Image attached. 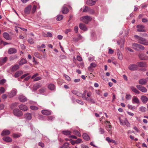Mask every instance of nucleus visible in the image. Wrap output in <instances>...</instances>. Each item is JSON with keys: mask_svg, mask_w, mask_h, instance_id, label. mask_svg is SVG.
I'll return each instance as SVG.
<instances>
[{"mask_svg": "<svg viewBox=\"0 0 148 148\" xmlns=\"http://www.w3.org/2000/svg\"><path fill=\"white\" fill-rule=\"evenodd\" d=\"M63 18V16L62 15H60L57 16L56 19L58 21H60L62 20Z\"/></svg>", "mask_w": 148, "mask_h": 148, "instance_id": "37998d69", "label": "nucleus"}, {"mask_svg": "<svg viewBox=\"0 0 148 148\" xmlns=\"http://www.w3.org/2000/svg\"><path fill=\"white\" fill-rule=\"evenodd\" d=\"M3 37L5 39L8 40H11V38L10 37L9 34L7 32L3 33Z\"/></svg>", "mask_w": 148, "mask_h": 148, "instance_id": "a211bd4d", "label": "nucleus"}, {"mask_svg": "<svg viewBox=\"0 0 148 148\" xmlns=\"http://www.w3.org/2000/svg\"><path fill=\"white\" fill-rule=\"evenodd\" d=\"M30 108L32 110H36L38 109V108L37 107L34 106H31Z\"/></svg>", "mask_w": 148, "mask_h": 148, "instance_id": "8fccbe9b", "label": "nucleus"}, {"mask_svg": "<svg viewBox=\"0 0 148 148\" xmlns=\"http://www.w3.org/2000/svg\"><path fill=\"white\" fill-rule=\"evenodd\" d=\"M99 131L100 134H103L105 132V131L101 127H100L99 129Z\"/></svg>", "mask_w": 148, "mask_h": 148, "instance_id": "de8ad7c7", "label": "nucleus"}, {"mask_svg": "<svg viewBox=\"0 0 148 148\" xmlns=\"http://www.w3.org/2000/svg\"><path fill=\"white\" fill-rule=\"evenodd\" d=\"M17 58V57L16 55L11 56L10 58V61H12Z\"/></svg>", "mask_w": 148, "mask_h": 148, "instance_id": "a18cd8bd", "label": "nucleus"}, {"mask_svg": "<svg viewBox=\"0 0 148 148\" xmlns=\"http://www.w3.org/2000/svg\"><path fill=\"white\" fill-rule=\"evenodd\" d=\"M60 58L62 59H65L66 58V56L64 55H61L60 56Z\"/></svg>", "mask_w": 148, "mask_h": 148, "instance_id": "338daca9", "label": "nucleus"}, {"mask_svg": "<svg viewBox=\"0 0 148 148\" xmlns=\"http://www.w3.org/2000/svg\"><path fill=\"white\" fill-rule=\"evenodd\" d=\"M73 133L74 134H75L77 136L79 137H80L81 136V134L77 130H74L73 131Z\"/></svg>", "mask_w": 148, "mask_h": 148, "instance_id": "58836bf2", "label": "nucleus"}, {"mask_svg": "<svg viewBox=\"0 0 148 148\" xmlns=\"http://www.w3.org/2000/svg\"><path fill=\"white\" fill-rule=\"evenodd\" d=\"M18 99L20 101L22 102H25L27 100V98L23 95H20Z\"/></svg>", "mask_w": 148, "mask_h": 148, "instance_id": "423d86ee", "label": "nucleus"}, {"mask_svg": "<svg viewBox=\"0 0 148 148\" xmlns=\"http://www.w3.org/2000/svg\"><path fill=\"white\" fill-rule=\"evenodd\" d=\"M132 103L134 104H138L140 103V101L137 97L136 96H134L132 98Z\"/></svg>", "mask_w": 148, "mask_h": 148, "instance_id": "ddd939ff", "label": "nucleus"}, {"mask_svg": "<svg viewBox=\"0 0 148 148\" xmlns=\"http://www.w3.org/2000/svg\"><path fill=\"white\" fill-rule=\"evenodd\" d=\"M42 114L45 115H48L51 114L52 111L50 110H43L41 111Z\"/></svg>", "mask_w": 148, "mask_h": 148, "instance_id": "9d476101", "label": "nucleus"}, {"mask_svg": "<svg viewBox=\"0 0 148 148\" xmlns=\"http://www.w3.org/2000/svg\"><path fill=\"white\" fill-rule=\"evenodd\" d=\"M55 117L53 116H49L47 117V120L49 121H52L54 119Z\"/></svg>", "mask_w": 148, "mask_h": 148, "instance_id": "864d4df0", "label": "nucleus"}, {"mask_svg": "<svg viewBox=\"0 0 148 148\" xmlns=\"http://www.w3.org/2000/svg\"><path fill=\"white\" fill-rule=\"evenodd\" d=\"M138 49V48L142 50H143L145 49V47L139 44Z\"/></svg>", "mask_w": 148, "mask_h": 148, "instance_id": "052dcab7", "label": "nucleus"}, {"mask_svg": "<svg viewBox=\"0 0 148 148\" xmlns=\"http://www.w3.org/2000/svg\"><path fill=\"white\" fill-rule=\"evenodd\" d=\"M109 51L108 53L110 54H112L113 53L114 51L111 48H108Z\"/></svg>", "mask_w": 148, "mask_h": 148, "instance_id": "0e129e2a", "label": "nucleus"}, {"mask_svg": "<svg viewBox=\"0 0 148 148\" xmlns=\"http://www.w3.org/2000/svg\"><path fill=\"white\" fill-rule=\"evenodd\" d=\"M13 113L15 116L17 117L21 116L23 115L22 111H20L17 108L14 109L13 110Z\"/></svg>", "mask_w": 148, "mask_h": 148, "instance_id": "f03ea898", "label": "nucleus"}, {"mask_svg": "<svg viewBox=\"0 0 148 148\" xmlns=\"http://www.w3.org/2000/svg\"><path fill=\"white\" fill-rule=\"evenodd\" d=\"M34 81H37L40 80L41 78L40 77H37L34 78Z\"/></svg>", "mask_w": 148, "mask_h": 148, "instance_id": "13d9d810", "label": "nucleus"}, {"mask_svg": "<svg viewBox=\"0 0 148 148\" xmlns=\"http://www.w3.org/2000/svg\"><path fill=\"white\" fill-rule=\"evenodd\" d=\"M16 90L15 89L12 90L9 93V95L10 97H12L15 95L16 94Z\"/></svg>", "mask_w": 148, "mask_h": 148, "instance_id": "4be33fe9", "label": "nucleus"}, {"mask_svg": "<svg viewBox=\"0 0 148 148\" xmlns=\"http://www.w3.org/2000/svg\"><path fill=\"white\" fill-rule=\"evenodd\" d=\"M36 8V6L35 5H34L32 10V13H34L35 12Z\"/></svg>", "mask_w": 148, "mask_h": 148, "instance_id": "680f3d73", "label": "nucleus"}, {"mask_svg": "<svg viewBox=\"0 0 148 148\" xmlns=\"http://www.w3.org/2000/svg\"><path fill=\"white\" fill-rule=\"evenodd\" d=\"M141 99L143 103H145L148 100V98L146 96L143 95L141 97Z\"/></svg>", "mask_w": 148, "mask_h": 148, "instance_id": "b1692460", "label": "nucleus"}, {"mask_svg": "<svg viewBox=\"0 0 148 148\" xmlns=\"http://www.w3.org/2000/svg\"><path fill=\"white\" fill-rule=\"evenodd\" d=\"M85 99L88 101L90 102L93 103H95V100L93 99H89L86 98Z\"/></svg>", "mask_w": 148, "mask_h": 148, "instance_id": "ea45409f", "label": "nucleus"}, {"mask_svg": "<svg viewBox=\"0 0 148 148\" xmlns=\"http://www.w3.org/2000/svg\"><path fill=\"white\" fill-rule=\"evenodd\" d=\"M83 138L86 140H88L90 139V137L86 133H84L82 135Z\"/></svg>", "mask_w": 148, "mask_h": 148, "instance_id": "7c9ffc66", "label": "nucleus"}, {"mask_svg": "<svg viewBox=\"0 0 148 148\" xmlns=\"http://www.w3.org/2000/svg\"><path fill=\"white\" fill-rule=\"evenodd\" d=\"M32 6L31 5H29L25 8L24 10V13L26 14H29L30 12Z\"/></svg>", "mask_w": 148, "mask_h": 148, "instance_id": "6e6552de", "label": "nucleus"}, {"mask_svg": "<svg viewBox=\"0 0 148 148\" xmlns=\"http://www.w3.org/2000/svg\"><path fill=\"white\" fill-rule=\"evenodd\" d=\"M71 132L68 130H66L62 131L63 134L66 135H68L71 134Z\"/></svg>", "mask_w": 148, "mask_h": 148, "instance_id": "e433bc0d", "label": "nucleus"}, {"mask_svg": "<svg viewBox=\"0 0 148 148\" xmlns=\"http://www.w3.org/2000/svg\"><path fill=\"white\" fill-rule=\"evenodd\" d=\"M23 73V72L22 71H19L16 72L14 76L15 78H17L22 75Z\"/></svg>", "mask_w": 148, "mask_h": 148, "instance_id": "6ab92c4d", "label": "nucleus"}, {"mask_svg": "<svg viewBox=\"0 0 148 148\" xmlns=\"http://www.w3.org/2000/svg\"><path fill=\"white\" fill-rule=\"evenodd\" d=\"M139 110L140 111H141L143 112H145L147 110L146 108L143 106H141L139 108Z\"/></svg>", "mask_w": 148, "mask_h": 148, "instance_id": "4c0bfd02", "label": "nucleus"}, {"mask_svg": "<svg viewBox=\"0 0 148 148\" xmlns=\"http://www.w3.org/2000/svg\"><path fill=\"white\" fill-rule=\"evenodd\" d=\"M81 21L86 23H88L92 19L89 16H86L81 17L80 18Z\"/></svg>", "mask_w": 148, "mask_h": 148, "instance_id": "7ed1b4c3", "label": "nucleus"}, {"mask_svg": "<svg viewBox=\"0 0 148 148\" xmlns=\"http://www.w3.org/2000/svg\"><path fill=\"white\" fill-rule=\"evenodd\" d=\"M138 66L140 67H143L146 66V64L145 62H140L137 63V65Z\"/></svg>", "mask_w": 148, "mask_h": 148, "instance_id": "a878e982", "label": "nucleus"}, {"mask_svg": "<svg viewBox=\"0 0 148 148\" xmlns=\"http://www.w3.org/2000/svg\"><path fill=\"white\" fill-rule=\"evenodd\" d=\"M132 97V96L130 94H127L126 95L125 98L128 100H130L131 99Z\"/></svg>", "mask_w": 148, "mask_h": 148, "instance_id": "6e6d98bb", "label": "nucleus"}, {"mask_svg": "<svg viewBox=\"0 0 148 148\" xmlns=\"http://www.w3.org/2000/svg\"><path fill=\"white\" fill-rule=\"evenodd\" d=\"M10 132L8 130H4L2 131L1 135L2 136H5L9 135L10 134Z\"/></svg>", "mask_w": 148, "mask_h": 148, "instance_id": "bb28decb", "label": "nucleus"}, {"mask_svg": "<svg viewBox=\"0 0 148 148\" xmlns=\"http://www.w3.org/2000/svg\"><path fill=\"white\" fill-rule=\"evenodd\" d=\"M64 76L66 79L68 81H69L71 80V78L69 76L64 74Z\"/></svg>", "mask_w": 148, "mask_h": 148, "instance_id": "4d7b16f0", "label": "nucleus"}, {"mask_svg": "<svg viewBox=\"0 0 148 148\" xmlns=\"http://www.w3.org/2000/svg\"><path fill=\"white\" fill-rule=\"evenodd\" d=\"M106 122L107 123H106V129L107 131L110 132L112 130V127L111 125H110V121H106Z\"/></svg>", "mask_w": 148, "mask_h": 148, "instance_id": "f8f14e48", "label": "nucleus"}, {"mask_svg": "<svg viewBox=\"0 0 148 148\" xmlns=\"http://www.w3.org/2000/svg\"><path fill=\"white\" fill-rule=\"evenodd\" d=\"M7 60V57H6L0 58V66L3 65L6 62Z\"/></svg>", "mask_w": 148, "mask_h": 148, "instance_id": "2eb2a0df", "label": "nucleus"}, {"mask_svg": "<svg viewBox=\"0 0 148 148\" xmlns=\"http://www.w3.org/2000/svg\"><path fill=\"white\" fill-rule=\"evenodd\" d=\"M28 41L30 44H33L34 43L33 39L31 38H29L28 40Z\"/></svg>", "mask_w": 148, "mask_h": 148, "instance_id": "3c124183", "label": "nucleus"}, {"mask_svg": "<svg viewBox=\"0 0 148 148\" xmlns=\"http://www.w3.org/2000/svg\"><path fill=\"white\" fill-rule=\"evenodd\" d=\"M3 139L4 141L8 142H11L12 141V139L9 137H4L3 138Z\"/></svg>", "mask_w": 148, "mask_h": 148, "instance_id": "c756f323", "label": "nucleus"}, {"mask_svg": "<svg viewBox=\"0 0 148 148\" xmlns=\"http://www.w3.org/2000/svg\"><path fill=\"white\" fill-rule=\"evenodd\" d=\"M144 55L143 54H139V57L140 59L142 60H145L146 58H144Z\"/></svg>", "mask_w": 148, "mask_h": 148, "instance_id": "79ce46f5", "label": "nucleus"}, {"mask_svg": "<svg viewBox=\"0 0 148 148\" xmlns=\"http://www.w3.org/2000/svg\"><path fill=\"white\" fill-rule=\"evenodd\" d=\"M130 88L132 91L133 92L137 94H139L140 93L139 91L138 90H137L136 88L134 87V86H131Z\"/></svg>", "mask_w": 148, "mask_h": 148, "instance_id": "f704fd0d", "label": "nucleus"}, {"mask_svg": "<svg viewBox=\"0 0 148 148\" xmlns=\"http://www.w3.org/2000/svg\"><path fill=\"white\" fill-rule=\"evenodd\" d=\"M60 148H71L69 146V144L68 143H65L63 145L60 147Z\"/></svg>", "mask_w": 148, "mask_h": 148, "instance_id": "c9c22d12", "label": "nucleus"}, {"mask_svg": "<svg viewBox=\"0 0 148 148\" xmlns=\"http://www.w3.org/2000/svg\"><path fill=\"white\" fill-rule=\"evenodd\" d=\"M129 69L132 71H134L137 70L138 69L137 65L135 64H130L128 66Z\"/></svg>", "mask_w": 148, "mask_h": 148, "instance_id": "0eeeda50", "label": "nucleus"}, {"mask_svg": "<svg viewBox=\"0 0 148 148\" xmlns=\"http://www.w3.org/2000/svg\"><path fill=\"white\" fill-rule=\"evenodd\" d=\"M25 119L27 120H30L32 118L31 114L29 112H27L25 114Z\"/></svg>", "mask_w": 148, "mask_h": 148, "instance_id": "f3484780", "label": "nucleus"}, {"mask_svg": "<svg viewBox=\"0 0 148 148\" xmlns=\"http://www.w3.org/2000/svg\"><path fill=\"white\" fill-rule=\"evenodd\" d=\"M40 87V84L39 83H37L34 85L33 88L34 90H36Z\"/></svg>", "mask_w": 148, "mask_h": 148, "instance_id": "2f4dec72", "label": "nucleus"}, {"mask_svg": "<svg viewBox=\"0 0 148 148\" xmlns=\"http://www.w3.org/2000/svg\"><path fill=\"white\" fill-rule=\"evenodd\" d=\"M125 125L127 127H130V123L127 120H125Z\"/></svg>", "mask_w": 148, "mask_h": 148, "instance_id": "5fc2aeb1", "label": "nucleus"}, {"mask_svg": "<svg viewBox=\"0 0 148 148\" xmlns=\"http://www.w3.org/2000/svg\"><path fill=\"white\" fill-rule=\"evenodd\" d=\"M128 108L131 110H134L136 109V107L135 106H132L131 105H128L127 106Z\"/></svg>", "mask_w": 148, "mask_h": 148, "instance_id": "09e8293b", "label": "nucleus"}, {"mask_svg": "<svg viewBox=\"0 0 148 148\" xmlns=\"http://www.w3.org/2000/svg\"><path fill=\"white\" fill-rule=\"evenodd\" d=\"M62 12L64 14H66L67 13L69 12V10L68 8L66 7V5H64L62 9Z\"/></svg>", "mask_w": 148, "mask_h": 148, "instance_id": "393cba45", "label": "nucleus"}, {"mask_svg": "<svg viewBox=\"0 0 148 148\" xmlns=\"http://www.w3.org/2000/svg\"><path fill=\"white\" fill-rule=\"evenodd\" d=\"M26 60L24 58H22L18 62L19 65H22L27 63Z\"/></svg>", "mask_w": 148, "mask_h": 148, "instance_id": "cd10ccee", "label": "nucleus"}, {"mask_svg": "<svg viewBox=\"0 0 148 148\" xmlns=\"http://www.w3.org/2000/svg\"><path fill=\"white\" fill-rule=\"evenodd\" d=\"M79 27L82 30L86 31L87 30V28L84 24L82 23H80L79 24Z\"/></svg>", "mask_w": 148, "mask_h": 148, "instance_id": "412c9836", "label": "nucleus"}, {"mask_svg": "<svg viewBox=\"0 0 148 148\" xmlns=\"http://www.w3.org/2000/svg\"><path fill=\"white\" fill-rule=\"evenodd\" d=\"M77 60L79 61H82V59L81 57L79 56H78L77 57Z\"/></svg>", "mask_w": 148, "mask_h": 148, "instance_id": "69168bd1", "label": "nucleus"}, {"mask_svg": "<svg viewBox=\"0 0 148 148\" xmlns=\"http://www.w3.org/2000/svg\"><path fill=\"white\" fill-rule=\"evenodd\" d=\"M11 70L12 71H14L19 68V65L18 64H15L11 66Z\"/></svg>", "mask_w": 148, "mask_h": 148, "instance_id": "5701e85b", "label": "nucleus"}, {"mask_svg": "<svg viewBox=\"0 0 148 148\" xmlns=\"http://www.w3.org/2000/svg\"><path fill=\"white\" fill-rule=\"evenodd\" d=\"M45 90L46 88H43L40 89L39 90V92L40 94H43L44 92L45 91Z\"/></svg>", "mask_w": 148, "mask_h": 148, "instance_id": "c03bdc74", "label": "nucleus"}, {"mask_svg": "<svg viewBox=\"0 0 148 148\" xmlns=\"http://www.w3.org/2000/svg\"><path fill=\"white\" fill-rule=\"evenodd\" d=\"M134 37L136 38L138 43L145 45H148V41L145 38L137 35H134Z\"/></svg>", "mask_w": 148, "mask_h": 148, "instance_id": "f257e3e1", "label": "nucleus"}, {"mask_svg": "<svg viewBox=\"0 0 148 148\" xmlns=\"http://www.w3.org/2000/svg\"><path fill=\"white\" fill-rule=\"evenodd\" d=\"M48 88L51 90H54L55 89V86L53 84H50L48 86Z\"/></svg>", "mask_w": 148, "mask_h": 148, "instance_id": "72a5a7b5", "label": "nucleus"}, {"mask_svg": "<svg viewBox=\"0 0 148 148\" xmlns=\"http://www.w3.org/2000/svg\"><path fill=\"white\" fill-rule=\"evenodd\" d=\"M88 12H89V13L91 14H93L95 12V11L93 9L90 8L89 9Z\"/></svg>", "mask_w": 148, "mask_h": 148, "instance_id": "774afa93", "label": "nucleus"}, {"mask_svg": "<svg viewBox=\"0 0 148 148\" xmlns=\"http://www.w3.org/2000/svg\"><path fill=\"white\" fill-rule=\"evenodd\" d=\"M34 55L35 57L39 59H42V55L40 54L39 53L37 52L34 53Z\"/></svg>", "mask_w": 148, "mask_h": 148, "instance_id": "c85d7f7f", "label": "nucleus"}, {"mask_svg": "<svg viewBox=\"0 0 148 148\" xmlns=\"http://www.w3.org/2000/svg\"><path fill=\"white\" fill-rule=\"evenodd\" d=\"M19 109L23 111H27L28 109V107L25 105L21 104L18 106Z\"/></svg>", "mask_w": 148, "mask_h": 148, "instance_id": "20e7f679", "label": "nucleus"}, {"mask_svg": "<svg viewBox=\"0 0 148 148\" xmlns=\"http://www.w3.org/2000/svg\"><path fill=\"white\" fill-rule=\"evenodd\" d=\"M5 92V89L3 87L0 88V94L3 93Z\"/></svg>", "mask_w": 148, "mask_h": 148, "instance_id": "e2e57ef3", "label": "nucleus"}, {"mask_svg": "<svg viewBox=\"0 0 148 148\" xmlns=\"http://www.w3.org/2000/svg\"><path fill=\"white\" fill-rule=\"evenodd\" d=\"M16 49L13 48H11L9 49L8 51V54H10L16 53Z\"/></svg>", "mask_w": 148, "mask_h": 148, "instance_id": "dca6fc26", "label": "nucleus"}, {"mask_svg": "<svg viewBox=\"0 0 148 148\" xmlns=\"http://www.w3.org/2000/svg\"><path fill=\"white\" fill-rule=\"evenodd\" d=\"M137 31L139 32H145V31L144 29V26L143 25H140L137 26Z\"/></svg>", "mask_w": 148, "mask_h": 148, "instance_id": "1a4fd4ad", "label": "nucleus"}, {"mask_svg": "<svg viewBox=\"0 0 148 148\" xmlns=\"http://www.w3.org/2000/svg\"><path fill=\"white\" fill-rule=\"evenodd\" d=\"M120 124L121 125H125V120H121L120 118H119Z\"/></svg>", "mask_w": 148, "mask_h": 148, "instance_id": "49530a36", "label": "nucleus"}, {"mask_svg": "<svg viewBox=\"0 0 148 148\" xmlns=\"http://www.w3.org/2000/svg\"><path fill=\"white\" fill-rule=\"evenodd\" d=\"M97 39V36L95 32L92 31L91 32V40L92 41H95Z\"/></svg>", "mask_w": 148, "mask_h": 148, "instance_id": "9b49d317", "label": "nucleus"}, {"mask_svg": "<svg viewBox=\"0 0 148 148\" xmlns=\"http://www.w3.org/2000/svg\"><path fill=\"white\" fill-rule=\"evenodd\" d=\"M21 136L20 134H13V136L14 138H18Z\"/></svg>", "mask_w": 148, "mask_h": 148, "instance_id": "bf43d9fd", "label": "nucleus"}, {"mask_svg": "<svg viewBox=\"0 0 148 148\" xmlns=\"http://www.w3.org/2000/svg\"><path fill=\"white\" fill-rule=\"evenodd\" d=\"M147 80L146 79L143 78L140 79L138 81L139 84L142 85H145L147 84Z\"/></svg>", "mask_w": 148, "mask_h": 148, "instance_id": "aec40b11", "label": "nucleus"}, {"mask_svg": "<svg viewBox=\"0 0 148 148\" xmlns=\"http://www.w3.org/2000/svg\"><path fill=\"white\" fill-rule=\"evenodd\" d=\"M139 44L136 43H134L132 44V47H133V48L135 49H138V47Z\"/></svg>", "mask_w": 148, "mask_h": 148, "instance_id": "a19ab883", "label": "nucleus"}, {"mask_svg": "<svg viewBox=\"0 0 148 148\" xmlns=\"http://www.w3.org/2000/svg\"><path fill=\"white\" fill-rule=\"evenodd\" d=\"M137 88L143 92H146L147 91V89L143 86L139 85L136 86Z\"/></svg>", "mask_w": 148, "mask_h": 148, "instance_id": "39448f33", "label": "nucleus"}, {"mask_svg": "<svg viewBox=\"0 0 148 148\" xmlns=\"http://www.w3.org/2000/svg\"><path fill=\"white\" fill-rule=\"evenodd\" d=\"M117 54L118 59L120 60H122L123 59V56L121 52L119 51L117 53Z\"/></svg>", "mask_w": 148, "mask_h": 148, "instance_id": "473e14b6", "label": "nucleus"}, {"mask_svg": "<svg viewBox=\"0 0 148 148\" xmlns=\"http://www.w3.org/2000/svg\"><path fill=\"white\" fill-rule=\"evenodd\" d=\"M90 8L87 6H85V8L83 9V12H88Z\"/></svg>", "mask_w": 148, "mask_h": 148, "instance_id": "603ef678", "label": "nucleus"}, {"mask_svg": "<svg viewBox=\"0 0 148 148\" xmlns=\"http://www.w3.org/2000/svg\"><path fill=\"white\" fill-rule=\"evenodd\" d=\"M98 0H87L86 1L87 4L89 5L92 6L95 4L96 2Z\"/></svg>", "mask_w": 148, "mask_h": 148, "instance_id": "4468645a", "label": "nucleus"}]
</instances>
